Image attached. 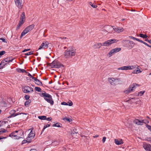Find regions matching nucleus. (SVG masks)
Here are the masks:
<instances>
[{
    "instance_id": "nucleus-1",
    "label": "nucleus",
    "mask_w": 151,
    "mask_h": 151,
    "mask_svg": "<svg viewBox=\"0 0 151 151\" xmlns=\"http://www.w3.org/2000/svg\"><path fill=\"white\" fill-rule=\"evenodd\" d=\"M76 53L75 49L72 46L67 48V50L65 51L64 55L65 58H71L72 56L75 55Z\"/></svg>"
},
{
    "instance_id": "nucleus-2",
    "label": "nucleus",
    "mask_w": 151,
    "mask_h": 151,
    "mask_svg": "<svg viewBox=\"0 0 151 151\" xmlns=\"http://www.w3.org/2000/svg\"><path fill=\"white\" fill-rule=\"evenodd\" d=\"M48 65L52 68H61L64 69V65L62 64L57 60H55L51 63H48Z\"/></svg>"
},
{
    "instance_id": "nucleus-3",
    "label": "nucleus",
    "mask_w": 151,
    "mask_h": 151,
    "mask_svg": "<svg viewBox=\"0 0 151 151\" xmlns=\"http://www.w3.org/2000/svg\"><path fill=\"white\" fill-rule=\"evenodd\" d=\"M44 93H41V96L44 97V99L48 103H50L51 105H53L54 104V101L52 100V96L49 94L46 93L44 91Z\"/></svg>"
},
{
    "instance_id": "nucleus-4",
    "label": "nucleus",
    "mask_w": 151,
    "mask_h": 151,
    "mask_svg": "<svg viewBox=\"0 0 151 151\" xmlns=\"http://www.w3.org/2000/svg\"><path fill=\"white\" fill-rule=\"evenodd\" d=\"M22 90L24 93H31L33 91V90L32 88L28 86H23L22 87Z\"/></svg>"
},
{
    "instance_id": "nucleus-5",
    "label": "nucleus",
    "mask_w": 151,
    "mask_h": 151,
    "mask_svg": "<svg viewBox=\"0 0 151 151\" xmlns=\"http://www.w3.org/2000/svg\"><path fill=\"white\" fill-rule=\"evenodd\" d=\"M118 40L115 39L109 40L103 43V45L107 46L114 42H117Z\"/></svg>"
},
{
    "instance_id": "nucleus-6",
    "label": "nucleus",
    "mask_w": 151,
    "mask_h": 151,
    "mask_svg": "<svg viewBox=\"0 0 151 151\" xmlns=\"http://www.w3.org/2000/svg\"><path fill=\"white\" fill-rule=\"evenodd\" d=\"M114 26H112L111 27L110 26L109 27V29H113L115 32L118 33L122 32L124 30V29L122 27H116L114 28Z\"/></svg>"
},
{
    "instance_id": "nucleus-7",
    "label": "nucleus",
    "mask_w": 151,
    "mask_h": 151,
    "mask_svg": "<svg viewBox=\"0 0 151 151\" xmlns=\"http://www.w3.org/2000/svg\"><path fill=\"white\" fill-rule=\"evenodd\" d=\"M17 113L18 114L17 116H18L17 118L19 120H24V119L25 120L27 118L26 115L27 114L19 112H18Z\"/></svg>"
},
{
    "instance_id": "nucleus-8",
    "label": "nucleus",
    "mask_w": 151,
    "mask_h": 151,
    "mask_svg": "<svg viewBox=\"0 0 151 151\" xmlns=\"http://www.w3.org/2000/svg\"><path fill=\"white\" fill-rule=\"evenodd\" d=\"M49 43L48 42H43L40 46L38 50L45 49H47L48 47Z\"/></svg>"
},
{
    "instance_id": "nucleus-9",
    "label": "nucleus",
    "mask_w": 151,
    "mask_h": 151,
    "mask_svg": "<svg viewBox=\"0 0 151 151\" xmlns=\"http://www.w3.org/2000/svg\"><path fill=\"white\" fill-rule=\"evenodd\" d=\"M15 2L17 6L20 9L22 8L23 5L22 0H15Z\"/></svg>"
},
{
    "instance_id": "nucleus-10",
    "label": "nucleus",
    "mask_w": 151,
    "mask_h": 151,
    "mask_svg": "<svg viewBox=\"0 0 151 151\" xmlns=\"http://www.w3.org/2000/svg\"><path fill=\"white\" fill-rule=\"evenodd\" d=\"M143 147L147 151H151V145L149 144L143 143Z\"/></svg>"
},
{
    "instance_id": "nucleus-11",
    "label": "nucleus",
    "mask_w": 151,
    "mask_h": 151,
    "mask_svg": "<svg viewBox=\"0 0 151 151\" xmlns=\"http://www.w3.org/2000/svg\"><path fill=\"white\" fill-rule=\"evenodd\" d=\"M134 68V67L133 66L131 65H128L127 66H124L123 67H122L120 68H118V70H130L132 69L133 68Z\"/></svg>"
},
{
    "instance_id": "nucleus-12",
    "label": "nucleus",
    "mask_w": 151,
    "mask_h": 151,
    "mask_svg": "<svg viewBox=\"0 0 151 151\" xmlns=\"http://www.w3.org/2000/svg\"><path fill=\"white\" fill-rule=\"evenodd\" d=\"M121 50L120 48H117L111 50L109 52V54L110 56H111L114 53L119 52Z\"/></svg>"
},
{
    "instance_id": "nucleus-13",
    "label": "nucleus",
    "mask_w": 151,
    "mask_h": 151,
    "mask_svg": "<svg viewBox=\"0 0 151 151\" xmlns=\"http://www.w3.org/2000/svg\"><path fill=\"white\" fill-rule=\"evenodd\" d=\"M18 132L19 133V134H17L18 137H17V139H19L20 138H23L24 137V132L22 130H18Z\"/></svg>"
},
{
    "instance_id": "nucleus-14",
    "label": "nucleus",
    "mask_w": 151,
    "mask_h": 151,
    "mask_svg": "<svg viewBox=\"0 0 151 151\" xmlns=\"http://www.w3.org/2000/svg\"><path fill=\"white\" fill-rule=\"evenodd\" d=\"M33 129H32V130H31V131L29 133V134H28V137L27 138V140H29V139L30 138L31 140L32 139H33L34 137L35 136V132L34 133L33 131Z\"/></svg>"
},
{
    "instance_id": "nucleus-15",
    "label": "nucleus",
    "mask_w": 151,
    "mask_h": 151,
    "mask_svg": "<svg viewBox=\"0 0 151 151\" xmlns=\"http://www.w3.org/2000/svg\"><path fill=\"white\" fill-rule=\"evenodd\" d=\"M16 111L14 110H12L10 111L9 113L10 114L9 117H13L17 116L18 114L17 113H16Z\"/></svg>"
},
{
    "instance_id": "nucleus-16",
    "label": "nucleus",
    "mask_w": 151,
    "mask_h": 151,
    "mask_svg": "<svg viewBox=\"0 0 151 151\" xmlns=\"http://www.w3.org/2000/svg\"><path fill=\"white\" fill-rule=\"evenodd\" d=\"M34 25L33 24L29 25L25 29L27 31V32L30 31L34 27Z\"/></svg>"
},
{
    "instance_id": "nucleus-17",
    "label": "nucleus",
    "mask_w": 151,
    "mask_h": 151,
    "mask_svg": "<svg viewBox=\"0 0 151 151\" xmlns=\"http://www.w3.org/2000/svg\"><path fill=\"white\" fill-rule=\"evenodd\" d=\"M114 142L117 145H120L123 144L124 143V142L122 139H119L118 140L117 139H114Z\"/></svg>"
},
{
    "instance_id": "nucleus-18",
    "label": "nucleus",
    "mask_w": 151,
    "mask_h": 151,
    "mask_svg": "<svg viewBox=\"0 0 151 151\" xmlns=\"http://www.w3.org/2000/svg\"><path fill=\"white\" fill-rule=\"evenodd\" d=\"M18 133V131L16 130L12 132L9 134V136L11 137H15V139H17V137H18V135L15 134V133Z\"/></svg>"
},
{
    "instance_id": "nucleus-19",
    "label": "nucleus",
    "mask_w": 151,
    "mask_h": 151,
    "mask_svg": "<svg viewBox=\"0 0 151 151\" xmlns=\"http://www.w3.org/2000/svg\"><path fill=\"white\" fill-rule=\"evenodd\" d=\"M35 81L36 82L35 83L39 86H42V82L39 79H37V78H35L34 79Z\"/></svg>"
},
{
    "instance_id": "nucleus-20",
    "label": "nucleus",
    "mask_w": 151,
    "mask_h": 151,
    "mask_svg": "<svg viewBox=\"0 0 151 151\" xmlns=\"http://www.w3.org/2000/svg\"><path fill=\"white\" fill-rule=\"evenodd\" d=\"M24 21H22H22L20 20V21H19V23L16 27V30H18L19 29L20 27L24 24Z\"/></svg>"
},
{
    "instance_id": "nucleus-21",
    "label": "nucleus",
    "mask_w": 151,
    "mask_h": 151,
    "mask_svg": "<svg viewBox=\"0 0 151 151\" xmlns=\"http://www.w3.org/2000/svg\"><path fill=\"white\" fill-rule=\"evenodd\" d=\"M25 14L24 12H23L20 18V20L22 21H22H25Z\"/></svg>"
},
{
    "instance_id": "nucleus-22",
    "label": "nucleus",
    "mask_w": 151,
    "mask_h": 151,
    "mask_svg": "<svg viewBox=\"0 0 151 151\" xmlns=\"http://www.w3.org/2000/svg\"><path fill=\"white\" fill-rule=\"evenodd\" d=\"M133 90V87H132V85H130L129 88L128 90H126L124 91L127 93H129L131 91H132Z\"/></svg>"
},
{
    "instance_id": "nucleus-23",
    "label": "nucleus",
    "mask_w": 151,
    "mask_h": 151,
    "mask_svg": "<svg viewBox=\"0 0 151 151\" xmlns=\"http://www.w3.org/2000/svg\"><path fill=\"white\" fill-rule=\"evenodd\" d=\"M141 71L140 70V69L138 68H137V69H135L134 70L133 72L132 73H138L141 72Z\"/></svg>"
},
{
    "instance_id": "nucleus-24",
    "label": "nucleus",
    "mask_w": 151,
    "mask_h": 151,
    "mask_svg": "<svg viewBox=\"0 0 151 151\" xmlns=\"http://www.w3.org/2000/svg\"><path fill=\"white\" fill-rule=\"evenodd\" d=\"M108 79L109 82L112 85H114V83H113V82L115 81V79H114V78H109Z\"/></svg>"
},
{
    "instance_id": "nucleus-25",
    "label": "nucleus",
    "mask_w": 151,
    "mask_h": 151,
    "mask_svg": "<svg viewBox=\"0 0 151 151\" xmlns=\"http://www.w3.org/2000/svg\"><path fill=\"white\" fill-rule=\"evenodd\" d=\"M52 126L53 127H62V124L59 123H57L56 124H54L52 125Z\"/></svg>"
},
{
    "instance_id": "nucleus-26",
    "label": "nucleus",
    "mask_w": 151,
    "mask_h": 151,
    "mask_svg": "<svg viewBox=\"0 0 151 151\" xmlns=\"http://www.w3.org/2000/svg\"><path fill=\"white\" fill-rule=\"evenodd\" d=\"M31 102V101L30 99H28L24 103V105L26 107H28L29 104Z\"/></svg>"
},
{
    "instance_id": "nucleus-27",
    "label": "nucleus",
    "mask_w": 151,
    "mask_h": 151,
    "mask_svg": "<svg viewBox=\"0 0 151 151\" xmlns=\"http://www.w3.org/2000/svg\"><path fill=\"white\" fill-rule=\"evenodd\" d=\"M128 44L129 46V47L131 48H132L134 45V43L132 41H129Z\"/></svg>"
},
{
    "instance_id": "nucleus-28",
    "label": "nucleus",
    "mask_w": 151,
    "mask_h": 151,
    "mask_svg": "<svg viewBox=\"0 0 151 151\" xmlns=\"http://www.w3.org/2000/svg\"><path fill=\"white\" fill-rule=\"evenodd\" d=\"M102 45L101 43H98L94 45L93 46L95 48H99Z\"/></svg>"
},
{
    "instance_id": "nucleus-29",
    "label": "nucleus",
    "mask_w": 151,
    "mask_h": 151,
    "mask_svg": "<svg viewBox=\"0 0 151 151\" xmlns=\"http://www.w3.org/2000/svg\"><path fill=\"white\" fill-rule=\"evenodd\" d=\"M139 36L142 38H146L148 37V36L146 35H144L142 34H139Z\"/></svg>"
},
{
    "instance_id": "nucleus-30",
    "label": "nucleus",
    "mask_w": 151,
    "mask_h": 151,
    "mask_svg": "<svg viewBox=\"0 0 151 151\" xmlns=\"http://www.w3.org/2000/svg\"><path fill=\"white\" fill-rule=\"evenodd\" d=\"M39 119L41 120H45L46 119V116H38Z\"/></svg>"
},
{
    "instance_id": "nucleus-31",
    "label": "nucleus",
    "mask_w": 151,
    "mask_h": 151,
    "mask_svg": "<svg viewBox=\"0 0 151 151\" xmlns=\"http://www.w3.org/2000/svg\"><path fill=\"white\" fill-rule=\"evenodd\" d=\"M59 144V142L58 141H55L52 143V145L53 146H56L58 145Z\"/></svg>"
},
{
    "instance_id": "nucleus-32",
    "label": "nucleus",
    "mask_w": 151,
    "mask_h": 151,
    "mask_svg": "<svg viewBox=\"0 0 151 151\" xmlns=\"http://www.w3.org/2000/svg\"><path fill=\"white\" fill-rule=\"evenodd\" d=\"M27 33L28 32H27V31H26V30L25 29H24L22 32L21 35V37H22L26 33Z\"/></svg>"
},
{
    "instance_id": "nucleus-33",
    "label": "nucleus",
    "mask_w": 151,
    "mask_h": 151,
    "mask_svg": "<svg viewBox=\"0 0 151 151\" xmlns=\"http://www.w3.org/2000/svg\"><path fill=\"white\" fill-rule=\"evenodd\" d=\"M31 142V140H24L22 141V144H24L26 142L30 143Z\"/></svg>"
},
{
    "instance_id": "nucleus-34",
    "label": "nucleus",
    "mask_w": 151,
    "mask_h": 151,
    "mask_svg": "<svg viewBox=\"0 0 151 151\" xmlns=\"http://www.w3.org/2000/svg\"><path fill=\"white\" fill-rule=\"evenodd\" d=\"M4 67L5 65H7V63L5 62V61L4 60H3L0 63Z\"/></svg>"
},
{
    "instance_id": "nucleus-35",
    "label": "nucleus",
    "mask_w": 151,
    "mask_h": 151,
    "mask_svg": "<svg viewBox=\"0 0 151 151\" xmlns=\"http://www.w3.org/2000/svg\"><path fill=\"white\" fill-rule=\"evenodd\" d=\"M50 124H47L44 125L43 129L42 131V132L44 131V130L46 128L48 127H49L50 126Z\"/></svg>"
},
{
    "instance_id": "nucleus-36",
    "label": "nucleus",
    "mask_w": 151,
    "mask_h": 151,
    "mask_svg": "<svg viewBox=\"0 0 151 151\" xmlns=\"http://www.w3.org/2000/svg\"><path fill=\"white\" fill-rule=\"evenodd\" d=\"M145 92V91H140L139 92L138 95L140 96H141L143 95Z\"/></svg>"
},
{
    "instance_id": "nucleus-37",
    "label": "nucleus",
    "mask_w": 151,
    "mask_h": 151,
    "mask_svg": "<svg viewBox=\"0 0 151 151\" xmlns=\"http://www.w3.org/2000/svg\"><path fill=\"white\" fill-rule=\"evenodd\" d=\"M33 51H30L27 53H25L24 55H33Z\"/></svg>"
},
{
    "instance_id": "nucleus-38",
    "label": "nucleus",
    "mask_w": 151,
    "mask_h": 151,
    "mask_svg": "<svg viewBox=\"0 0 151 151\" xmlns=\"http://www.w3.org/2000/svg\"><path fill=\"white\" fill-rule=\"evenodd\" d=\"M35 89L36 91H37L38 92H41L42 90L40 88L37 87H36Z\"/></svg>"
},
{
    "instance_id": "nucleus-39",
    "label": "nucleus",
    "mask_w": 151,
    "mask_h": 151,
    "mask_svg": "<svg viewBox=\"0 0 151 151\" xmlns=\"http://www.w3.org/2000/svg\"><path fill=\"white\" fill-rule=\"evenodd\" d=\"M63 119L68 121L69 122H71L72 120L70 118H69L67 117H65Z\"/></svg>"
},
{
    "instance_id": "nucleus-40",
    "label": "nucleus",
    "mask_w": 151,
    "mask_h": 151,
    "mask_svg": "<svg viewBox=\"0 0 151 151\" xmlns=\"http://www.w3.org/2000/svg\"><path fill=\"white\" fill-rule=\"evenodd\" d=\"M89 4L93 8H96L97 7V6L96 5H94L93 4H92V2H90L89 3Z\"/></svg>"
},
{
    "instance_id": "nucleus-41",
    "label": "nucleus",
    "mask_w": 151,
    "mask_h": 151,
    "mask_svg": "<svg viewBox=\"0 0 151 151\" xmlns=\"http://www.w3.org/2000/svg\"><path fill=\"white\" fill-rule=\"evenodd\" d=\"M78 132L77 131V129L76 128H74L73 130V131L71 133V134H74L75 133L78 134Z\"/></svg>"
},
{
    "instance_id": "nucleus-42",
    "label": "nucleus",
    "mask_w": 151,
    "mask_h": 151,
    "mask_svg": "<svg viewBox=\"0 0 151 151\" xmlns=\"http://www.w3.org/2000/svg\"><path fill=\"white\" fill-rule=\"evenodd\" d=\"M146 127L151 132V126L148 124H146Z\"/></svg>"
},
{
    "instance_id": "nucleus-43",
    "label": "nucleus",
    "mask_w": 151,
    "mask_h": 151,
    "mask_svg": "<svg viewBox=\"0 0 151 151\" xmlns=\"http://www.w3.org/2000/svg\"><path fill=\"white\" fill-rule=\"evenodd\" d=\"M6 53V52L4 51H2L0 52V58L3 55Z\"/></svg>"
},
{
    "instance_id": "nucleus-44",
    "label": "nucleus",
    "mask_w": 151,
    "mask_h": 151,
    "mask_svg": "<svg viewBox=\"0 0 151 151\" xmlns=\"http://www.w3.org/2000/svg\"><path fill=\"white\" fill-rule=\"evenodd\" d=\"M2 129V130L0 131V134H2L3 133H5V132L7 131L5 130L4 129Z\"/></svg>"
},
{
    "instance_id": "nucleus-45",
    "label": "nucleus",
    "mask_w": 151,
    "mask_h": 151,
    "mask_svg": "<svg viewBox=\"0 0 151 151\" xmlns=\"http://www.w3.org/2000/svg\"><path fill=\"white\" fill-rule=\"evenodd\" d=\"M9 59H8L7 58L4 59V60L5 61V62L7 63V64L10 62V60H9Z\"/></svg>"
},
{
    "instance_id": "nucleus-46",
    "label": "nucleus",
    "mask_w": 151,
    "mask_h": 151,
    "mask_svg": "<svg viewBox=\"0 0 151 151\" xmlns=\"http://www.w3.org/2000/svg\"><path fill=\"white\" fill-rule=\"evenodd\" d=\"M136 120L138 121V122L139 123V122H140V123H145V124L146 123L145 122H145H144V120H142L141 121H140V120L137 119H136Z\"/></svg>"
},
{
    "instance_id": "nucleus-47",
    "label": "nucleus",
    "mask_w": 151,
    "mask_h": 151,
    "mask_svg": "<svg viewBox=\"0 0 151 151\" xmlns=\"http://www.w3.org/2000/svg\"><path fill=\"white\" fill-rule=\"evenodd\" d=\"M136 120L138 121V122L139 123V122H140V123H145V124L146 123L145 122H145H144V120H142L141 121H140V120L137 119H136Z\"/></svg>"
},
{
    "instance_id": "nucleus-48",
    "label": "nucleus",
    "mask_w": 151,
    "mask_h": 151,
    "mask_svg": "<svg viewBox=\"0 0 151 151\" xmlns=\"http://www.w3.org/2000/svg\"><path fill=\"white\" fill-rule=\"evenodd\" d=\"M27 73H28V76H29L30 78H32L33 79L35 78V77H33L28 72Z\"/></svg>"
},
{
    "instance_id": "nucleus-49",
    "label": "nucleus",
    "mask_w": 151,
    "mask_h": 151,
    "mask_svg": "<svg viewBox=\"0 0 151 151\" xmlns=\"http://www.w3.org/2000/svg\"><path fill=\"white\" fill-rule=\"evenodd\" d=\"M24 97V98L26 100H28L30 98V96H29L28 95H25Z\"/></svg>"
},
{
    "instance_id": "nucleus-50",
    "label": "nucleus",
    "mask_w": 151,
    "mask_h": 151,
    "mask_svg": "<svg viewBox=\"0 0 151 151\" xmlns=\"http://www.w3.org/2000/svg\"><path fill=\"white\" fill-rule=\"evenodd\" d=\"M9 59V60H10V62H12L14 59L12 57H8L7 58Z\"/></svg>"
},
{
    "instance_id": "nucleus-51",
    "label": "nucleus",
    "mask_w": 151,
    "mask_h": 151,
    "mask_svg": "<svg viewBox=\"0 0 151 151\" xmlns=\"http://www.w3.org/2000/svg\"><path fill=\"white\" fill-rule=\"evenodd\" d=\"M21 72L23 73L24 72H25L26 73H27L28 72H27L26 70L24 69H21Z\"/></svg>"
},
{
    "instance_id": "nucleus-52",
    "label": "nucleus",
    "mask_w": 151,
    "mask_h": 151,
    "mask_svg": "<svg viewBox=\"0 0 151 151\" xmlns=\"http://www.w3.org/2000/svg\"><path fill=\"white\" fill-rule=\"evenodd\" d=\"M61 104L62 105H68V104L67 103H66L65 102H62L61 103Z\"/></svg>"
},
{
    "instance_id": "nucleus-53",
    "label": "nucleus",
    "mask_w": 151,
    "mask_h": 151,
    "mask_svg": "<svg viewBox=\"0 0 151 151\" xmlns=\"http://www.w3.org/2000/svg\"><path fill=\"white\" fill-rule=\"evenodd\" d=\"M0 40H2L3 42H6L5 39L3 37L0 38Z\"/></svg>"
},
{
    "instance_id": "nucleus-54",
    "label": "nucleus",
    "mask_w": 151,
    "mask_h": 151,
    "mask_svg": "<svg viewBox=\"0 0 151 151\" xmlns=\"http://www.w3.org/2000/svg\"><path fill=\"white\" fill-rule=\"evenodd\" d=\"M30 50V49H24L22 51V52H25L29 51Z\"/></svg>"
},
{
    "instance_id": "nucleus-55",
    "label": "nucleus",
    "mask_w": 151,
    "mask_h": 151,
    "mask_svg": "<svg viewBox=\"0 0 151 151\" xmlns=\"http://www.w3.org/2000/svg\"><path fill=\"white\" fill-rule=\"evenodd\" d=\"M106 139V137H103L102 140V142L103 143H104L105 142Z\"/></svg>"
},
{
    "instance_id": "nucleus-56",
    "label": "nucleus",
    "mask_w": 151,
    "mask_h": 151,
    "mask_svg": "<svg viewBox=\"0 0 151 151\" xmlns=\"http://www.w3.org/2000/svg\"><path fill=\"white\" fill-rule=\"evenodd\" d=\"M52 119V118L51 117H48L47 118V117H46V119H45V120H47V121H50Z\"/></svg>"
},
{
    "instance_id": "nucleus-57",
    "label": "nucleus",
    "mask_w": 151,
    "mask_h": 151,
    "mask_svg": "<svg viewBox=\"0 0 151 151\" xmlns=\"http://www.w3.org/2000/svg\"><path fill=\"white\" fill-rule=\"evenodd\" d=\"M145 41L147 42L150 43L151 44V40H149L147 39H145Z\"/></svg>"
},
{
    "instance_id": "nucleus-58",
    "label": "nucleus",
    "mask_w": 151,
    "mask_h": 151,
    "mask_svg": "<svg viewBox=\"0 0 151 151\" xmlns=\"http://www.w3.org/2000/svg\"><path fill=\"white\" fill-rule=\"evenodd\" d=\"M7 138L6 137H3L2 136H0V140L1 139H6Z\"/></svg>"
},
{
    "instance_id": "nucleus-59",
    "label": "nucleus",
    "mask_w": 151,
    "mask_h": 151,
    "mask_svg": "<svg viewBox=\"0 0 151 151\" xmlns=\"http://www.w3.org/2000/svg\"><path fill=\"white\" fill-rule=\"evenodd\" d=\"M21 69L18 68V69H17V72H20V73L21 72Z\"/></svg>"
},
{
    "instance_id": "nucleus-60",
    "label": "nucleus",
    "mask_w": 151,
    "mask_h": 151,
    "mask_svg": "<svg viewBox=\"0 0 151 151\" xmlns=\"http://www.w3.org/2000/svg\"><path fill=\"white\" fill-rule=\"evenodd\" d=\"M69 106H71L73 105V103L71 101H70V102L68 104Z\"/></svg>"
},
{
    "instance_id": "nucleus-61",
    "label": "nucleus",
    "mask_w": 151,
    "mask_h": 151,
    "mask_svg": "<svg viewBox=\"0 0 151 151\" xmlns=\"http://www.w3.org/2000/svg\"><path fill=\"white\" fill-rule=\"evenodd\" d=\"M30 151H37L36 149H31Z\"/></svg>"
},
{
    "instance_id": "nucleus-62",
    "label": "nucleus",
    "mask_w": 151,
    "mask_h": 151,
    "mask_svg": "<svg viewBox=\"0 0 151 151\" xmlns=\"http://www.w3.org/2000/svg\"><path fill=\"white\" fill-rule=\"evenodd\" d=\"M4 68V67L2 65V64L0 63V69L1 68Z\"/></svg>"
},
{
    "instance_id": "nucleus-63",
    "label": "nucleus",
    "mask_w": 151,
    "mask_h": 151,
    "mask_svg": "<svg viewBox=\"0 0 151 151\" xmlns=\"http://www.w3.org/2000/svg\"><path fill=\"white\" fill-rule=\"evenodd\" d=\"M132 87H133V89L135 88H136V86L135 85H134V84H133V85H132Z\"/></svg>"
},
{
    "instance_id": "nucleus-64",
    "label": "nucleus",
    "mask_w": 151,
    "mask_h": 151,
    "mask_svg": "<svg viewBox=\"0 0 151 151\" xmlns=\"http://www.w3.org/2000/svg\"><path fill=\"white\" fill-rule=\"evenodd\" d=\"M114 79H115V81L116 80H118V81H120V79L119 78H114Z\"/></svg>"
}]
</instances>
